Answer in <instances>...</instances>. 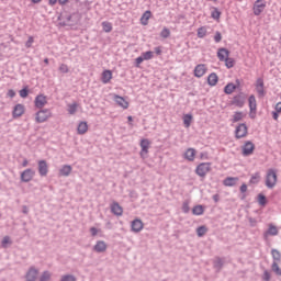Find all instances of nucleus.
Wrapping results in <instances>:
<instances>
[{"label":"nucleus","mask_w":281,"mask_h":281,"mask_svg":"<svg viewBox=\"0 0 281 281\" xmlns=\"http://www.w3.org/2000/svg\"><path fill=\"white\" fill-rule=\"evenodd\" d=\"M278 183V171L276 169H268L266 173V186L269 189L276 188Z\"/></svg>","instance_id":"1"},{"label":"nucleus","mask_w":281,"mask_h":281,"mask_svg":"<svg viewBox=\"0 0 281 281\" xmlns=\"http://www.w3.org/2000/svg\"><path fill=\"white\" fill-rule=\"evenodd\" d=\"M151 142L148 138H143L140 139L139 146H140V151L139 155L142 159H146L148 157V153L150 150Z\"/></svg>","instance_id":"2"},{"label":"nucleus","mask_w":281,"mask_h":281,"mask_svg":"<svg viewBox=\"0 0 281 281\" xmlns=\"http://www.w3.org/2000/svg\"><path fill=\"white\" fill-rule=\"evenodd\" d=\"M49 117H52V112L48 109L40 110L35 114V122H37V124H43V122H47Z\"/></svg>","instance_id":"3"},{"label":"nucleus","mask_w":281,"mask_h":281,"mask_svg":"<svg viewBox=\"0 0 281 281\" xmlns=\"http://www.w3.org/2000/svg\"><path fill=\"white\" fill-rule=\"evenodd\" d=\"M210 170H212L211 162H201L195 168V175H198V177H205L207 175V172H210Z\"/></svg>","instance_id":"4"},{"label":"nucleus","mask_w":281,"mask_h":281,"mask_svg":"<svg viewBox=\"0 0 281 281\" xmlns=\"http://www.w3.org/2000/svg\"><path fill=\"white\" fill-rule=\"evenodd\" d=\"M267 8V1L265 0H256L252 5V12L255 16H260L265 12V9Z\"/></svg>","instance_id":"5"},{"label":"nucleus","mask_w":281,"mask_h":281,"mask_svg":"<svg viewBox=\"0 0 281 281\" xmlns=\"http://www.w3.org/2000/svg\"><path fill=\"white\" fill-rule=\"evenodd\" d=\"M249 133V130L247 127V125L245 123L239 124L236 128H235V137L236 139H243L244 137H246Z\"/></svg>","instance_id":"6"},{"label":"nucleus","mask_w":281,"mask_h":281,"mask_svg":"<svg viewBox=\"0 0 281 281\" xmlns=\"http://www.w3.org/2000/svg\"><path fill=\"white\" fill-rule=\"evenodd\" d=\"M254 150H256V145H254L251 140L246 142L241 147V153L244 157H249V155H254Z\"/></svg>","instance_id":"7"},{"label":"nucleus","mask_w":281,"mask_h":281,"mask_svg":"<svg viewBox=\"0 0 281 281\" xmlns=\"http://www.w3.org/2000/svg\"><path fill=\"white\" fill-rule=\"evenodd\" d=\"M25 115V105L18 103L14 105L12 111L13 120H18V117H23Z\"/></svg>","instance_id":"8"},{"label":"nucleus","mask_w":281,"mask_h":281,"mask_svg":"<svg viewBox=\"0 0 281 281\" xmlns=\"http://www.w3.org/2000/svg\"><path fill=\"white\" fill-rule=\"evenodd\" d=\"M37 170H38L40 177H47L49 172V165H47L46 160H40L37 161Z\"/></svg>","instance_id":"9"},{"label":"nucleus","mask_w":281,"mask_h":281,"mask_svg":"<svg viewBox=\"0 0 281 281\" xmlns=\"http://www.w3.org/2000/svg\"><path fill=\"white\" fill-rule=\"evenodd\" d=\"M34 175H36V171L32 169H26L21 173V181H23L24 183H30V181L34 179Z\"/></svg>","instance_id":"10"},{"label":"nucleus","mask_w":281,"mask_h":281,"mask_svg":"<svg viewBox=\"0 0 281 281\" xmlns=\"http://www.w3.org/2000/svg\"><path fill=\"white\" fill-rule=\"evenodd\" d=\"M207 74V66L205 64L196 65L194 68L195 78H203V76Z\"/></svg>","instance_id":"11"},{"label":"nucleus","mask_w":281,"mask_h":281,"mask_svg":"<svg viewBox=\"0 0 281 281\" xmlns=\"http://www.w3.org/2000/svg\"><path fill=\"white\" fill-rule=\"evenodd\" d=\"M255 87L259 98H265V80L262 78L257 79Z\"/></svg>","instance_id":"12"},{"label":"nucleus","mask_w":281,"mask_h":281,"mask_svg":"<svg viewBox=\"0 0 281 281\" xmlns=\"http://www.w3.org/2000/svg\"><path fill=\"white\" fill-rule=\"evenodd\" d=\"M34 104L36 109H43L47 104V97L44 94H38L35 97Z\"/></svg>","instance_id":"13"},{"label":"nucleus","mask_w":281,"mask_h":281,"mask_svg":"<svg viewBox=\"0 0 281 281\" xmlns=\"http://www.w3.org/2000/svg\"><path fill=\"white\" fill-rule=\"evenodd\" d=\"M183 158L187 161H194V159L196 158V149L188 148L183 154Z\"/></svg>","instance_id":"14"},{"label":"nucleus","mask_w":281,"mask_h":281,"mask_svg":"<svg viewBox=\"0 0 281 281\" xmlns=\"http://www.w3.org/2000/svg\"><path fill=\"white\" fill-rule=\"evenodd\" d=\"M111 80H113V71L104 70L101 75V82H103V85H109Z\"/></svg>","instance_id":"15"},{"label":"nucleus","mask_w":281,"mask_h":281,"mask_svg":"<svg viewBox=\"0 0 281 281\" xmlns=\"http://www.w3.org/2000/svg\"><path fill=\"white\" fill-rule=\"evenodd\" d=\"M37 278H38V270H36V268L29 269L25 276L26 281H36Z\"/></svg>","instance_id":"16"},{"label":"nucleus","mask_w":281,"mask_h":281,"mask_svg":"<svg viewBox=\"0 0 281 281\" xmlns=\"http://www.w3.org/2000/svg\"><path fill=\"white\" fill-rule=\"evenodd\" d=\"M114 101L116 102V104L119 106H121V109H128V106H130L128 101H126V99H124V97H120V95L115 94Z\"/></svg>","instance_id":"17"},{"label":"nucleus","mask_w":281,"mask_h":281,"mask_svg":"<svg viewBox=\"0 0 281 281\" xmlns=\"http://www.w3.org/2000/svg\"><path fill=\"white\" fill-rule=\"evenodd\" d=\"M106 243L104 240H99L97 241V244L94 245L93 249L94 251H97V254H104V251H106Z\"/></svg>","instance_id":"18"},{"label":"nucleus","mask_w":281,"mask_h":281,"mask_svg":"<svg viewBox=\"0 0 281 281\" xmlns=\"http://www.w3.org/2000/svg\"><path fill=\"white\" fill-rule=\"evenodd\" d=\"M144 229V222L142 220H134L132 222V231L136 234Z\"/></svg>","instance_id":"19"},{"label":"nucleus","mask_w":281,"mask_h":281,"mask_svg":"<svg viewBox=\"0 0 281 281\" xmlns=\"http://www.w3.org/2000/svg\"><path fill=\"white\" fill-rule=\"evenodd\" d=\"M72 170H74V168H71L70 165H64L59 169V177H69V175H71Z\"/></svg>","instance_id":"20"},{"label":"nucleus","mask_w":281,"mask_h":281,"mask_svg":"<svg viewBox=\"0 0 281 281\" xmlns=\"http://www.w3.org/2000/svg\"><path fill=\"white\" fill-rule=\"evenodd\" d=\"M88 131H89V125L87 124V122L81 121L77 127L78 135H85L87 134Z\"/></svg>","instance_id":"21"},{"label":"nucleus","mask_w":281,"mask_h":281,"mask_svg":"<svg viewBox=\"0 0 281 281\" xmlns=\"http://www.w3.org/2000/svg\"><path fill=\"white\" fill-rule=\"evenodd\" d=\"M111 212H113L115 216H122V214H124V209H122L117 202H114L111 205Z\"/></svg>","instance_id":"22"},{"label":"nucleus","mask_w":281,"mask_h":281,"mask_svg":"<svg viewBox=\"0 0 281 281\" xmlns=\"http://www.w3.org/2000/svg\"><path fill=\"white\" fill-rule=\"evenodd\" d=\"M217 58L221 61H225L227 58H229V50H227L226 48H220L217 50Z\"/></svg>","instance_id":"23"},{"label":"nucleus","mask_w":281,"mask_h":281,"mask_svg":"<svg viewBox=\"0 0 281 281\" xmlns=\"http://www.w3.org/2000/svg\"><path fill=\"white\" fill-rule=\"evenodd\" d=\"M223 183L224 186H226V188H233V186H236L238 183V178L227 177L226 179H224Z\"/></svg>","instance_id":"24"},{"label":"nucleus","mask_w":281,"mask_h":281,"mask_svg":"<svg viewBox=\"0 0 281 281\" xmlns=\"http://www.w3.org/2000/svg\"><path fill=\"white\" fill-rule=\"evenodd\" d=\"M153 18V12L149 10L145 11L140 18V24L142 25H148V21Z\"/></svg>","instance_id":"25"},{"label":"nucleus","mask_w":281,"mask_h":281,"mask_svg":"<svg viewBox=\"0 0 281 281\" xmlns=\"http://www.w3.org/2000/svg\"><path fill=\"white\" fill-rule=\"evenodd\" d=\"M207 82L210 87H216V85H218V75H216L215 72L209 75Z\"/></svg>","instance_id":"26"},{"label":"nucleus","mask_w":281,"mask_h":281,"mask_svg":"<svg viewBox=\"0 0 281 281\" xmlns=\"http://www.w3.org/2000/svg\"><path fill=\"white\" fill-rule=\"evenodd\" d=\"M204 212H205V206H204V205H201V204L195 205V206H193V209H192V214H193L194 216H202V214H204Z\"/></svg>","instance_id":"27"},{"label":"nucleus","mask_w":281,"mask_h":281,"mask_svg":"<svg viewBox=\"0 0 281 281\" xmlns=\"http://www.w3.org/2000/svg\"><path fill=\"white\" fill-rule=\"evenodd\" d=\"M249 183L251 186H256L257 183H260V172H256L250 177Z\"/></svg>","instance_id":"28"},{"label":"nucleus","mask_w":281,"mask_h":281,"mask_svg":"<svg viewBox=\"0 0 281 281\" xmlns=\"http://www.w3.org/2000/svg\"><path fill=\"white\" fill-rule=\"evenodd\" d=\"M248 102H249V109H250L251 113H254V111H256V109H257L256 97L250 95L248 99Z\"/></svg>","instance_id":"29"},{"label":"nucleus","mask_w":281,"mask_h":281,"mask_svg":"<svg viewBox=\"0 0 281 281\" xmlns=\"http://www.w3.org/2000/svg\"><path fill=\"white\" fill-rule=\"evenodd\" d=\"M182 120L186 128H190V124H192V114H184Z\"/></svg>","instance_id":"30"},{"label":"nucleus","mask_w":281,"mask_h":281,"mask_svg":"<svg viewBox=\"0 0 281 281\" xmlns=\"http://www.w3.org/2000/svg\"><path fill=\"white\" fill-rule=\"evenodd\" d=\"M207 36V27L202 26L198 29V38H205Z\"/></svg>","instance_id":"31"},{"label":"nucleus","mask_w":281,"mask_h":281,"mask_svg":"<svg viewBox=\"0 0 281 281\" xmlns=\"http://www.w3.org/2000/svg\"><path fill=\"white\" fill-rule=\"evenodd\" d=\"M140 56L143 57V60H153V58H155V53H153V50H148V52L142 53Z\"/></svg>","instance_id":"32"},{"label":"nucleus","mask_w":281,"mask_h":281,"mask_svg":"<svg viewBox=\"0 0 281 281\" xmlns=\"http://www.w3.org/2000/svg\"><path fill=\"white\" fill-rule=\"evenodd\" d=\"M102 27H103V32H113V24H111V22H102Z\"/></svg>","instance_id":"33"},{"label":"nucleus","mask_w":281,"mask_h":281,"mask_svg":"<svg viewBox=\"0 0 281 281\" xmlns=\"http://www.w3.org/2000/svg\"><path fill=\"white\" fill-rule=\"evenodd\" d=\"M271 256H272V258H273V260H274L276 262H280V260H281L280 250H278V249H272V250H271Z\"/></svg>","instance_id":"34"},{"label":"nucleus","mask_w":281,"mask_h":281,"mask_svg":"<svg viewBox=\"0 0 281 281\" xmlns=\"http://www.w3.org/2000/svg\"><path fill=\"white\" fill-rule=\"evenodd\" d=\"M233 91H236V85H234V83H228L224 88V92L227 93V95L232 94Z\"/></svg>","instance_id":"35"},{"label":"nucleus","mask_w":281,"mask_h":281,"mask_svg":"<svg viewBox=\"0 0 281 281\" xmlns=\"http://www.w3.org/2000/svg\"><path fill=\"white\" fill-rule=\"evenodd\" d=\"M76 111H78V103L68 104V113L70 115H75Z\"/></svg>","instance_id":"36"},{"label":"nucleus","mask_w":281,"mask_h":281,"mask_svg":"<svg viewBox=\"0 0 281 281\" xmlns=\"http://www.w3.org/2000/svg\"><path fill=\"white\" fill-rule=\"evenodd\" d=\"M49 280H52V272L49 271H44L40 277V281H49Z\"/></svg>","instance_id":"37"},{"label":"nucleus","mask_w":281,"mask_h":281,"mask_svg":"<svg viewBox=\"0 0 281 281\" xmlns=\"http://www.w3.org/2000/svg\"><path fill=\"white\" fill-rule=\"evenodd\" d=\"M245 117V113L243 112H236L234 115H233V122H240L241 120H244Z\"/></svg>","instance_id":"38"},{"label":"nucleus","mask_w":281,"mask_h":281,"mask_svg":"<svg viewBox=\"0 0 281 281\" xmlns=\"http://www.w3.org/2000/svg\"><path fill=\"white\" fill-rule=\"evenodd\" d=\"M196 234L198 236L201 238L202 236H205V234H207V227L205 226H200L196 229Z\"/></svg>","instance_id":"39"},{"label":"nucleus","mask_w":281,"mask_h":281,"mask_svg":"<svg viewBox=\"0 0 281 281\" xmlns=\"http://www.w3.org/2000/svg\"><path fill=\"white\" fill-rule=\"evenodd\" d=\"M258 203H259V205H262V206L267 205V196H265V194L260 193L258 195Z\"/></svg>","instance_id":"40"},{"label":"nucleus","mask_w":281,"mask_h":281,"mask_svg":"<svg viewBox=\"0 0 281 281\" xmlns=\"http://www.w3.org/2000/svg\"><path fill=\"white\" fill-rule=\"evenodd\" d=\"M212 19H215V21H218V19H221V11H218V9H214L211 13Z\"/></svg>","instance_id":"41"},{"label":"nucleus","mask_w":281,"mask_h":281,"mask_svg":"<svg viewBox=\"0 0 281 281\" xmlns=\"http://www.w3.org/2000/svg\"><path fill=\"white\" fill-rule=\"evenodd\" d=\"M268 234H270V236H278V227L270 225L268 229Z\"/></svg>","instance_id":"42"},{"label":"nucleus","mask_w":281,"mask_h":281,"mask_svg":"<svg viewBox=\"0 0 281 281\" xmlns=\"http://www.w3.org/2000/svg\"><path fill=\"white\" fill-rule=\"evenodd\" d=\"M272 271H274V273H277V276H281L280 266H278V262H276V261L272 263Z\"/></svg>","instance_id":"43"},{"label":"nucleus","mask_w":281,"mask_h":281,"mask_svg":"<svg viewBox=\"0 0 281 281\" xmlns=\"http://www.w3.org/2000/svg\"><path fill=\"white\" fill-rule=\"evenodd\" d=\"M224 61L227 69H232V67H234V59L227 57L226 59H224Z\"/></svg>","instance_id":"44"},{"label":"nucleus","mask_w":281,"mask_h":281,"mask_svg":"<svg viewBox=\"0 0 281 281\" xmlns=\"http://www.w3.org/2000/svg\"><path fill=\"white\" fill-rule=\"evenodd\" d=\"M8 245H12V240L10 239V236H4L2 239V247H8Z\"/></svg>","instance_id":"45"},{"label":"nucleus","mask_w":281,"mask_h":281,"mask_svg":"<svg viewBox=\"0 0 281 281\" xmlns=\"http://www.w3.org/2000/svg\"><path fill=\"white\" fill-rule=\"evenodd\" d=\"M59 71H60L61 74H69V66H67L66 64H61V65L59 66Z\"/></svg>","instance_id":"46"},{"label":"nucleus","mask_w":281,"mask_h":281,"mask_svg":"<svg viewBox=\"0 0 281 281\" xmlns=\"http://www.w3.org/2000/svg\"><path fill=\"white\" fill-rule=\"evenodd\" d=\"M160 36L162 38H168V36H170V30H168L167 27L162 29V31L160 32Z\"/></svg>","instance_id":"47"},{"label":"nucleus","mask_w":281,"mask_h":281,"mask_svg":"<svg viewBox=\"0 0 281 281\" xmlns=\"http://www.w3.org/2000/svg\"><path fill=\"white\" fill-rule=\"evenodd\" d=\"M215 43H221L223 41V35H221V32H216L214 36Z\"/></svg>","instance_id":"48"},{"label":"nucleus","mask_w":281,"mask_h":281,"mask_svg":"<svg viewBox=\"0 0 281 281\" xmlns=\"http://www.w3.org/2000/svg\"><path fill=\"white\" fill-rule=\"evenodd\" d=\"M29 93L30 91L27 90V88L20 90V97L22 98H27Z\"/></svg>","instance_id":"49"},{"label":"nucleus","mask_w":281,"mask_h":281,"mask_svg":"<svg viewBox=\"0 0 281 281\" xmlns=\"http://www.w3.org/2000/svg\"><path fill=\"white\" fill-rule=\"evenodd\" d=\"M33 43H34V37L30 36L25 43V47H27V49H30V47H32Z\"/></svg>","instance_id":"50"},{"label":"nucleus","mask_w":281,"mask_h":281,"mask_svg":"<svg viewBox=\"0 0 281 281\" xmlns=\"http://www.w3.org/2000/svg\"><path fill=\"white\" fill-rule=\"evenodd\" d=\"M182 212H184V214H188V212H190V205L188 204V202H184L182 204Z\"/></svg>","instance_id":"51"},{"label":"nucleus","mask_w":281,"mask_h":281,"mask_svg":"<svg viewBox=\"0 0 281 281\" xmlns=\"http://www.w3.org/2000/svg\"><path fill=\"white\" fill-rule=\"evenodd\" d=\"M61 281H76V277L74 276H64Z\"/></svg>","instance_id":"52"},{"label":"nucleus","mask_w":281,"mask_h":281,"mask_svg":"<svg viewBox=\"0 0 281 281\" xmlns=\"http://www.w3.org/2000/svg\"><path fill=\"white\" fill-rule=\"evenodd\" d=\"M144 57L140 55L139 57H137L135 59V63H136V67H139V65H142L144 63Z\"/></svg>","instance_id":"53"},{"label":"nucleus","mask_w":281,"mask_h":281,"mask_svg":"<svg viewBox=\"0 0 281 281\" xmlns=\"http://www.w3.org/2000/svg\"><path fill=\"white\" fill-rule=\"evenodd\" d=\"M263 280H266V281L271 280V274L269 273V271L263 272Z\"/></svg>","instance_id":"54"},{"label":"nucleus","mask_w":281,"mask_h":281,"mask_svg":"<svg viewBox=\"0 0 281 281\" xmlns=\"http://www.w3.org/2000/svg\"><path fill=\"white\" fill-rule=\"evenodd\" d=\"M7 95H8L9 98H14V95H16V92H14V90L10 89V90H8V92H7Z\"/></svg>","instance_id":"55"},{"label":"nucleus","mask_w":281,"mask_h":281,"mask_svg":"<svg viewBox=\"0 0 281 281\" xmlns=\"http://www.w3.org/2000/svg\"><path fill=\"white\" fill-rule=\"evenodd\" d=\"M272 117H273V120H276V122H278V120L280 117V112L273 111L272 112Z\"/></svg>","instance_id":"56"},{"label":"nucleus","mask_w":281,"mask_h":281,"mask_svg":"<svg viewBox=\"0 0 281 281\" xmlns=\"http://www.w3.org/2000/svg\"><path fill=\"white\" fill-rule=\"evenodd\" d=\"M274 111H277V113H281V101L276 104Z\"/></svg>","instance_id":"57"},{"label":"nucleus","mask_w":281,"mask_h":281,"mask_svg":"<svg viewBox=\"0 0 281 281\" xmlns=\"http://www.w3.org/2000/svg\"><path fill=\"white\" fill-rule=\"evenodd\" d=\"M90 233H91L92 236H98V228L91 227Z\"/></svg>","instance_id":"58"},{"label":"nucleus","mask_w":281,"mask_h":281,"mask_svg":"<svg viewBox=\"0 0 281 281\" xmlns=\"http://www.w3.org/2000/svg\"><path fill=\"white\" fill-rule=\"evenodd\" d=\"M155 53L157 56H161V46L155 47Z\"/></svg>","instance_id":"59"},{"label":"nucleus","mask_w":281,"mask_h":281,"mask_svg":"<svg viewBox=\"0 0 281 281\" xmlns=\"http://www.w3.org/2000/svg\"><path fill=\"white\" fill-rule=\"evenodd\" d=\"M240 192L241 193L247 192V184L244 183V184L240 186Z\"/></svg>","instance_id":"60"},{"label":"nucleus","mask_w":281,"mask_h":281,"mask_svg":"<svg viewBox=\"0 0 281 281\" xmlns=\"http://www.w3.org/2000/svg\"><path fill=\"white\" fill-rule=\"evenodd\" d=\"M59 5H67L69 3V0H58Z\"/></svg>","instance_id":"61"},{"label":"nucleus","mask_w":281,"mask_h":281,"mask_svg":"<svg viewBox=\"0 0 281 281\" xmlns=\"http://www.w3.org/2000/svg\"><path fill=\"white\" fill-rule=\"evenodd\" d=\"M235 104L237 106H243V104H245V101H238V100L235 99Z\"/></svg>","instance_id":"62"},{"label":"nucleus","mask_w":281,"mask_h":281,"mask_svg":"<svg viewBox=\"0 0 281 281\" xmlns=\"http://www.w3.org/2000/svg\"><path fill=\"white\" fill-rule=\"evenodd\" d=\"M221 196L218 194L213 195V201H215V203H218Z\"/></svg>","instance_id":"63"},{"label":"nucleus","mask_w":281,"mask_h":281,"mask_svg":"<svg viewBox=\"0 0 281 281\" xmlns=\"http://www.w3.org/2000/svg\"><path fill=\"white\" fill-rule=\"evenodd\" d=\"M55 3H58V0H48L49 5H54Z\"/></svg>","instance_id":"64"}]
</instances>
